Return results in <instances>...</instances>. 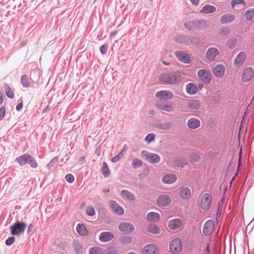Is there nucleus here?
I'll list each match as a JSON object with an SVG mask.
<instances>
[{
  "label": "nucleus",
  "instance_id": "obj_11",
  "mask_svg": "<svg viewBox=\"0 0 254 254\" xmlns=\"http://www.w3.org/2000/svg\"><path fill=\"white\" fill-rule=\"evenodd\" d=\"M119 229L125 234H129L134 230V226L129 222H122L119 225Z\"/></svg>",
  "mask_w": 254,
  "mask_h": 254
},
{
  "label": "nucleus",
  "instance_id": "obj_58",
  "mask_svg": "<svg viewBox=\"0 0 254 254\" xmlns=\"http://www.w3.org/2000/svg\"><path fill=\"white\" fill-rule=\"evenodd\" d=\"M108 45L107 44H104L102 45L100 48V51L102 54H105L108 49Z\"/></svg>",
  "mask_w": 254,
  "mask_h": 254
},
{
  "label": "nucleus",
  "instance_id": "obj_48",
  "mask_svg": "<svg viewBox=\"0 0 254 254\" xmlns=\"http://www.w3.org/2000/svg\"><path fill=\"white\" fill-rule=\"evenodd\" d=\"M122 244H130L132 242V238L129 236H123L120 238Z\"/></svg>",
  "mask_w": 254,
  "mask_h": 254
},
{
  "label": "nucleus",
  "instance_id": "obj_44",
  "mask_svg": "<svg viewBox=\"0 0 254 254\" xmlns=\"http://www.w3.org/2000/svg\"><path fill=\"white\" fill-rule=\"evenodd\" d=\"M58 162V156L54 157L50 162L47 165V168L48 170L51 171L53 167Z\"/></svg>",
  "mask_w": 254,
  "mask_h": 254
},
{
  "label": "nucleus",
  "instance_id": "obj_47",
  "mask_svg": "<svg viewBox=\"0 0 254 254\" xmlns=\"http://www.w3.org/2000/svg\"><path fill=\"white\" fill-rule=\"evenodd\" d=\"M186 39V36L182 35H178L174 37V40L176 43L184 44V40Z\"/></svg>",
  "mask_w": 254,
  "mask_h": 254
},
{
  "label": "nucleus",
  "instance_id": "obj_22",
  "mask_svg": "<svg viewBox=\"0 0 254 254\" xmlns=\"http://www.w3.org/2000/svg\"><path fill=\"white\" fill-rule=\"evenodd\" d=\"M190 190L188 187H182L179 190V196L183 199L188 200L190 196Z\"/></svg>",
  "mask_w": 254,
  "mask_h": 254
},
{
  "label": "nucleus",
  "instance_id": "obj_62",
  "mask_svg": "<svg viewBox=\"0 0 254 254\" xmlns=\"http://www.w3.org/2000/svg\"><path fill=\"white\" fill-rule=\"evenodd\" d=\"M85 156H82L78 159V162L81 164H83L85 162Z\"/></svg>",
  "mask_w": 254,
  "mask_h": 254
},
{
  "label": "nucleus",
  "instance_id": "obj_6",
  "mask_svg": "<svg viewBox=\"0 0 254 254\" xmlns=\"http://www.w3.org/2000/svg\"><path fill=\"white\" fill-rule=\"evenodd\" d=\"M33 75H36L37 76V78L38 79L39 77V75L38 74L37 71L36 70H32L30 72V80L28 78V77L27 75L24 74L21 76V83L24 87H29L30 86V80L34 82V79L33 78Z\"/></svg>",
  "mask_w": 254,
  "mask_h": 254
},
{
  "label": "nucleus",
  "instance_id": "obj_53",
  "mask_svg": "<svg viewBox=\"0 0 254 254\" xmlns=\"http://www.w3.org/2000/svg\"><path fill=\"white\" fill-rule=\"evenodd\" d=\"M239 4H242L244 6H245L246 2L244 0H232L231 2V4L233 8H234L235 5Z\"/></svg>",
  "mask_w": 254,
  "mask_h": 254
},
{
  "label": "nucleus",
  "instance_id": "obj_55",
  "mask_svg": "<svg viewBox=\"0 0 254 254\" xmlns=\"http://www.w3.org/2000/svg\"><path fill=\"white\" fill-rule=\"evenodd\" d=\"M155 137V135L153 133H149L145 137V141L148 142L150 143L151 141H152Z\"/></svg>",
  "mask_w": 254,
  "mask_h": 254
},
{
  "label": "nucleus",
  "instance_id": "obj_63",
  "mask_svg": "<svg viewBox=\"0 0 254 254\" xmlns=\"http://www.w3.org/2000/svg\"><path fill=\"white\" fill-rule=\"evenodd\" d=\"M34 228V226L32 224H30L28 225V229H27V233H29L32 231H33Z\"/></svg>",
  "mask_w": 254,
  "mask_h": 254
},
{
  "label": "nucleus",
  "instance_id": "obj_1",
  "mask_svg": "<svg viewBox=\"0 0 254 254\" xmlns=\"http://www.w3.org/2000/svg\"><path fill=\"white\" fill-rule=\"evenodd\" d=\"M181 75L177 72L163 73L159 77L161 82L168 85L177 84L181 81Z\"/></svg>",
  "mask_w": 254,
  "mask_h": 254
},
{
  "label": "nucleus",
  "instance_id": "obj_14",
  "mask_svg": "<svg viewBox=\"0 0 254 254\" xmlns=\"http://www.w3.org/2000/svg\"><path fill=\"white\" fill-rule=\"evenodd\" d=\"M254 69L252 67L246 68L243 71L242 77V81L244 82L250 81L254 76Z\"/></svg>",
  "mask_w": 254,
  "mask_h": 254
},
{
  "label": "nucleus",
  "instance_id": "obj_16",
  "mask_svg": "<svg viewBox=\"0 0 254 254\" xmlns=\"http://www.w3.org/2000/svg\"><path fill=\"white\" fill-rule=\"evenodd\" d=\"M172 126L173 124L172 123L167 122L161 123L158 121L153 124V127H154L164 130H168L170 129Z\"/></svg>",
  "mask_w": 254,
  "mask_h": 254
},
{
  "label": "nucleus",
  "instance_id": "obj_13",
  "mask_svg": "<svg viewBox=\"0 0 254 254\" xmlns=\"http://www.w3.org/2000/svg\"><path fill=\"white\" fill-rule=\"evenodd\" d=\"M220 55V52L216 48H210L206 52V58L210 61H213L215 60L217 56Z\"/></svg>",
  "mask_w": 254,
  "mask_h": 254
},
{
  "label": "nucleus",
  "instance_id": "obj_51",
  "mask_svg": "<svg viewBox=\"0 0 254 254\" xmlns=\"http://www.w3.org/2000/svg\"><path fill=\"white\" fill-rule=\"evenodd\" d=\"M123 150H122L119 154L111 159V161L113 163L117 162L123 157Z\"/></svg>",
  "mask_w": 254,
  "mask_h": 254
},
{
  "label": "nucleus",
  "instance_id": "obj_7",
  "mask_svg": "<svg viewBox=\"0 0 254 254\" xmlns=\"http://www.w3.org/2000/svg\"><path fill=\"white\" fill-rule=\"evenodd\" d=\"M198 76L200 79L205 84H209L212 79L211 73L205 69H200L198 70Z\"/></svg>",
  "mask_w": 254,
  "mask_h": 254
},
{
  "label": "nucleus",
  "instance_id": "obj_54",
  "mask_svg": "<svg viewBox=\"0 0 254 254\" xmlns=\"http://www.w3.org/2000/svg\"><path fill=\"white\" fill-rule=\"evenodd\" d=\"M86 214L90 216H93L95 214V211L93 207H88L86 210Z\"/></svg>",
  "mask_w": 254,
  "mask_h": 254
},
{
  "label": "nucleus",
  "instance_id": "obj_52",
  "mask_svg": "<svg viewBox=\"0 0 254 254\" xmlns=\"http://www.w3.org/2000/svg\"><path fill=\"white\" fill-rule=\"evenodd\" d=\"M190 160L192 162H198L200 159V156L197 153H192L190 156Z\"/></svg>",
  "mask_w": 254,
  "mask_h": 254
},
{
  "label": "nucleus",
  "instance_id": "obj_24",
  "mask_svg": "<svg viewBox=\"0 0 254 254\" xmlns=\"http://www.w3.org/2000/svg\"><path fill=\"white\" fill-rule=\"evenodd\" d=\"M156 106L159 109L165 111L166 112H172L174 110V108L172 104H166L163 102H159L156 103Z\"/></svg>",
  "mask_w": 254,
  "mask_h": 254
},
{
  "label": "nucleus",
  "instance_id": "obj_19",
  "mask_svg": "<svg viewBox=\"0 0 254 254\" xmlns=\"http://www.w3.org/2000/svg\"><path fill=\"white\" fill-rule=\"evenodd\" d=\"M158 248L153 244H148L142 249L143 254H157Z\"/></svg>",
  "mask_w": 254,
  "mask_h": 254
},
{
  "label": "nucleus",
  "instance_id": "obj_29",
  "mask_svg": "<svg viewBox=\"0 0 254 254\" xmlns=\"http://www.w3.org/2000/svg\"><path fill=\"white\" fill-rule=\"evenodd\" d=\"M246 59V54L244 52H241L236 57L234 61L235 65H242Z\"/></svg>",
  "mask_w": 254,
  "mask_h": 254
},
{
  "label": "nucleus",
  "instance_id": "obj_42",
  "mask_svg": "<svg viewBox=\"0 0 254 254\" xmlns=\"http://www.w3.org/2000/svg\"><path fill=\"white\" fill-rule=\"evenodd\" d=\"M4 86L5 89L6 95L10 99H12L14 97L13 92L11 87L7 84H4Z\"/></svg>",
  "mask_w": 254,
  "mask_h": 254
},
{
  "label": "nucleus",
  "instance_id": "obj_38",
  "mask_svg": "<svg viewBox=\"0 0 254 254\" xmlns=\"http://www.w3.org/2000/svg\"><path fill=\"white\" fill-rule=\"evenodd\" d=\"M244 16L247 21H254V9L251 8L247 10L244 13Z\"/></svg>",
  "mask_w": 254,
  "mask_h": 254
},
{
  "label": "nucleus",
  "instance_id": "obj_60",
  "mask_svg": "<svg viewBox=\"0 0 254 254\" xmlns=\"http://www.w3.org/2000/svg\"><path fill=\"white\" fill-rule=\"evenodd\" d=\"M5 113V109L4 107H1L0 108V121L2 120Z\"/></svg>",
  "mask_w": 254,
  "mask_h": 254
},
{
  "label": "nucleus",
  "instance_id": "obj_59",
  "mask_svg": "<svg viewBox=\"0 0 254 254\" xmlns=\"http://www.w3.org/2000/svg\"><path fill=\"white\" fill-rule=\"evenodd\" d=\"M221 211L222 209L219 207L218 206V208L217 209V213H216V221L218 222L219 220H220V216L221 215Z\"/></svg>",
  "mask_w": 254,
  "mask_h": 254
},
{
  "label": "nucleus",
  "instance_id": "obj_61",
  "mask_svg": "<svg viewBox=\"0 0 254 254\" xmlns=\"http://www.w3.org/2000/svg\"><path fill=\"white\" fill-rule=\"evenodd\" d=\"M23 107L22 102L19 103L16 107V109L17 111H20Z\"/></svg>",
  "mask_w": 254,
  "mask_h": 254
},
{
  "label": "nucleus",
  "instance_id": "obj_64",
  "mask_svg": "<svg viewBox=\"0 0 254 254\" xmlns=\"http://www.w3.org/2000/svg\"><path fill=\"white\" fill-rule=\"evenodd\" d=\"M51 110V108L49 105H47L43 110L42 111L43 113H45L47 112H48Z\"/></svg>",
  "mask_w": 254,
  "mask_h": 254
},
{
  "label": "nucleus",
  "instance_id": "obj_46",
  "mask_svg": "<svg viewBox=\"0 0 254 254\" xmlns=\"http://www.w3.org/2000/svg\"><path fill=\"white\" fill-rule=\"evenodd\" d=\"M31 168L33 169L36 168L38 167V163L37 162L35 159L31 155L30 159L28 160V162L27 163Z\"/></svg>",
  "mask_w": 254,
  "mask_h": 254
},
{
  "label": "nucleus",
  "instance_id": "obj_2",
  "mask_svg": "<svg viewBox=\"0 0 254 254\" xmlns=\"http://www.w3.org/2000/svg\"><path fill=\"white\" fill-rule=\"evenodd\" d=\"M207 26V21L205 19L189 20L184 23L185 27L187 29L192 31L204 29Z\"/></svg>",
  "mask_w": 254,
  "mask_h": 254
},
{
  "label": "nucleus",
  "instance_id": "obj_57",
  "mask_svg": "<svg viewBox=\"0 0 254 254\" xmlns=\"http://www.w3.org/2000/svg\"><path fill=\"white\" fill-rule=\"evenodd\" d=\"M15 237L14 236H12L9 237L5 241V244L8 246H11L15 241Z\"/></svg>",
  "mask_w": 254,
  "mask_h": 254
},
{
  "label": "nucleus",
  "instance_id": "obj_12",
  "mask_svg": "<svg viewBox=\"0 0 254 254\" xmlns=\"http://www.w3.org/2000/svg\"><path fill=\"white\" fill-rule=\"evenodd\" d=\"M155 96L161 100H170L173 98V93L169 90H160L156 93Z\"/></svg>",
  "mask_w": 254,
  "mask_h": 254
},
{
  "label": "nucleus",
  "instance_id": "obj_30",
  "mask_svg": "<svg viewBox=\"0 0 254 254\" xmlns=\"http://www.w3.org/2000/svg\"><path fill=\"white\" fill-rule=\"evenodd\" d=\"M177 180V177L174 174H166L162 178V181L164 183L171 184L174 183Z\"/></svg>",
  "mask_w": 254,
  "mask_h": 254
},
{
  "label": "nucleus",
  "instance_id": "obj_23",
  "mask_svg": "<svg viewBox=\"0 0 254 254\" xmlns=\"http://www.w3.org/2000/svg\"><path fill=\"white\" fill-rule=\"evenodd\" d=\"M188 127L191 129L197 128L200 126V122L198 119L194 118L190 119L187 122Z\"/></svg>",
  "mask_w": 254,
  "mask_h": 254
},
{
  "label": "nucleus",
  "instance_id": "obj_4",
  "mask_svg": "<svg viewBox=\"0 0 254 254\" xmlns=\"http://www.w3.org/2000/svg\"><path fill=\"white\" fill-rule=\"evenodd\" d=\"M141 154L147 162L151 164L158 163L161 159L159 155L149 152L146 150H142L141 152Z\"/></svg>",
  "mask_w": 254,
  "mask_h": 254
},
{
  "label": "nucleus",
  "instance_id": "obj_28",
  "mask_svg": "<svg viewBox=\"0 0 254 254\" xmlns=\"http://www.w3.org/2000/svg\"><path fill=\"white\" fill-rule=\"evenodd\" d=\"M235 16L231 13H228L222 16L220 19V22L222 24H226L234 21Z\"/></svg>",
  "mask_w": 254,
  "mask_h": 254
},
{
  "label": "nucleus",
  "instance_id": "obj_34",
  "mask_svg": "<svg viewBox=\"0 0 254 254\" xmlns=\"http://www.w3.org/2000/svg\"><path fill=\"white\" fill-rule=\"evenodd\" d=\"M72 247L75 253L76 254H82L83 252V249L82 245L79 243L78 242L74 240L72 244Z\"/></svg>",
  "mask_w": 254,
  "mask_h": 254
},
{
  "label": "nucleus",
  "instance_id": "obj_43",
  "mask_svg": "<svg viewBox=\"0 0 254 254\" xmlns=\"http://www.w3.org/2000/svg\"><path fill=\"white\" fill-rule=\"evenodd\" d=\"M230 33V29L228 27H223L218 31L219 35L222 36H227Z\"/></svg>",
  "mask_w": 254,
  "mask_h": 254
},
{
  "label": "nucleus",
  "instance_id": "obj_33",
  "mask_svg": "<svg viewBox=\"0 0 254 254\" xmlns=\"http://www.w3.org/2000/svg\"><path fill=\"white\" fill-rule=\"evenodd\" d=\"M198 91V87L197 86L192 83H190L186 86L187 92L190 95H193L196 93Z\"/></svg>",
  "mask_w": 254,
  "mask_h": 254
},
{
  "label": "nucleus",
  "instance_id": "obj_41",
  "mask_svg": "<svg viewBox=\"0 0 254 254\" xmlns=\"http://www.w3.org/2000/svg\"><path fill=\"white\" fill-rule=\"evenodd\" d=\"M89 254H103V251L100 247H92L89 250Z\"/></svg>",
  "mask_w": 254,
  "mask_h": 254
},
{
  "label": "nucleus",
  "instance_id": "obj_32",
  "mask_svg": "<svg viewBox=\"0 0 254 254\" xmlns=\"http://www.w3.org/2000/svg\"><path fill=\"white\" fill-rule=\"evenodd\" d=\"M216 9V8L214 6L205 4L203 6L202 9L199 11V12L201 13L209 14L215 12Z\"/></svg>",
  "mask_w": 254,
  "mask_h": 254
},
{
  "label": "nucleus",
  "instance_id": "obj_49",
  "mask_svg": "<svg viewBox=\"0 0 254 254\" xmlns=\"http://www.w3.org/2000/svg\"><path fill=\"white\" fill-rule=\"evenodd\" d=\"M131 165L133 168L136 169L141 167L142 165V162L138 159H134L132 162Z\"/></svg>",
  "mask_w": 254,
  "mask_h": 254
},
{
  "label": "nucleus",
  "instance_id": "obj_31",
  "mask_svg": "<svg viewBox=\"0 0 254 254\" xmlns=\"http://www.w3.org/2000/svg\"><path fill=\"white\" fill-rule=\"evenodd\" d=\"M121 195L123 198L126 199L129 201L133 202L135 200L134 194L127 190H122L121 191Z\"/></svg>",
  "mask_w": 254,
  "mask_h": 254
},
{
  "label": "nucleus",
  "instance_id": "obj_27",
  "mask_svg": "<svg viewBox=\"0 0 254 254\" xmlns=\"http://www.w3.org/2000/svg\"><path fill=\"white\" fill-rule=\"evenodd\" d=\"M200 43V39L197 37H190L186 36L184 44L189 46L190 45H197Z\"/></svg>",
  "mask_w": 254,
  "mask_h": 254
},
{
  "label": "nucleus",
  "instance_id": "obj_36",
  "mask_svg": "<svg viewBox=\"0 0 254 254\" xmlns=\"http://www.w3.org/2000/svg\"><path fill=\"white\" fill-rule=\"evenodd\" d=\"M147 230L149 232L154 234H158L161 232L160 227L154 224H150L148 225L147 227Z\"/></svg>",
  "mask_w": 254,
  "mask_h": 254
},
{
  "label": "nucleus",
  "instance_id": "obj_20",
  "mask_svg": "<svg viewBox=\"0 0 254 254\" xmlns=\"http://www.w3.org/2000/svg\"><path fill=\"white\" fill-rule=\"evenodd\" d=\"M114 238V235L110 232H103L99 236L100 241L103 243H106L110 241Z\"/></svg>",
  "mask_w": 254,
  "mask_h": 254
},
{
  "label": "nucleus",
  "instance_id": "obj_17",
  "mask_svg": "<svg viewBox=\"0 0 254 254\" xmlns=\"http://www.w3.org/2000/svg\"><path fill=\"white\" fill-rule=\"evenodd\" d=\"M214 227V221L212 220H207L204 226L203 232L204 235L209 236L212 232Z\"/></svg>",
  "mask_w": 254,
  "mask_h": 254
},
{
  "label": "nucleus",
  "instance_id": "obj_35",
  "mask_svg": "<svg viewBox=\"0 0 254 254\" xmlns=\"http://www.w3.org/2000/svg\"><path fill=\"white\" fill-rule=\"evenodd\" d=\"M160 215L158 213L151 212L147 214V220L149 222H157L159 220Z\"/></svg>",
  "mask_w": 254,
  "mask_h": 254
},
{
  "label": "nucleus",
  "instance_id": "obj_21",
  "mask_svg": "<svg viewBox=\"0 0 254 254\" xmlns=\"http://www.w3.org/2000/svg\"><path fill=\"white\" fill-rule=\"evenodd\" d=\"M200 103L198 100L192 99L189 100L187 103V107L192 111H195L200 107Z\"/></svg>",
  "mask_w": 254,
  "mask_h": 254
},
{
  "label": "nucleus",
  "instance_id": "obj_9",
  "mask_svg": "<svg viewBox=\"0 0 254 254\" xmlns=\"http://www.w3.org/2000/svg\"><path fill=\"white\" fill-rule=\"evenodd\" d=\"M175 55L180 61L186 64L190 63V56L186 52L182 51H177L175 52Z\"/></svg>",
  "mask_w": 254,
  "mask_h": 254
},
{
  "label": "nucleus",
  "instance_id": "obj_40",
  "mask_svg": "<svg viewBox=\"0 0 254 254\" xmlns=\"http://www.w3.org/2000/svg\"><path fill=\"white\" fill-rule=\"evenodd\" d=\"M174 163L176 166L183 168L186 164V162L183 158L176 157L175 159Z\"/></svg>",
  "mask_w": 254,
  "mask_h": 254
},
{
  "label": "nucleus",
  "instance_id": "obj_5",
  "mask_svg": "<svg viewBox=\"0 0 254 254\" xmlns=\"http://www.w3.org/2000/svg\"><path fill=\"white\" fill-rule=\"evenodd\" d=\"M169 249L170 252L173 254L179 253L182 249V245L180 239L179 238L173 239L170 243Z\"/></svg>",
  "mask_w": 254,
  "mask_h": 254
},
{
  "label": "nucleus",
  "instance_id": "obj_45",
  "mask_svg": "<svg viewBox=\"0 0 254 254\" xmlns=\"http://www.w3.org/2000/svg\"><path fill=\"white\" fill-rule=\"evenodd\" d=\"M118 249L117 247L114 246H110L107 248L106 250L105 254H118Z\"/></svg>",
  "mask_w": 254,
  "mask_h": 254
},
{
  "label": "nucleus",
  "instance_id": "obj_26",
  "mask_svg": "<svg viewBox=\"0 0 254 254\" xmlns=\"http://www.w3.org/2000/svg\"><path fill=\"white\" fill-rule=\"evenodd\" d=\"M182 225V221L180 219L176 218L171 220L168 223V227L171 230H175L178 229Z\"/></svg>",
  "mask_w": 254,
  "mask_h": 254
},
{
  "label": "nucleus",
  "instance_id": "obj_39",
  "mask_svg": "<svg viewBox=\"0 0 254 254\" xmlns=\"http://www.w3.org/2000/svg\"><path fill=\"white\" fill-rule=\"evenodd\" d=\"M101 172L105 177H108L110 174V170L106 162H103Z\"/></svg>",
  "mask_w": 254,
  "mask_h": 254
},
{
  "label": "nucleus",
  "instance_id": "obj_15",
  "mask_svg": "<svg viewBox=\"0 0 254 254\" xmlns=\"http://www.w3.org/2000/svg\"><path fill=\"white\" fill-rule=\"evenodd\" d=\"M212 71L216 77H222L225 74V67L222 64H218L213 68Z\"/></svg>",
  "mask_w": 254,
  "mask_h": 254
},
{
  "label": "nucleus",
  "instance_id": "obj_37",
  "mask_svg": "<svg viewBox=\"0 0 254 254\" xmlns=\"http://www.w3.org/2000/svg\"><path fill=\"white\" fill-rule=\"evenodd\" d=\"M76 231L77 233L81 236H86L88 233V231L83 224H78L76 226Z\"/></svg>",
  "mask_w": 254,
  "mask_h": 254
},
{
  "label": "nucleus",
  "instance_id": "obj_56",
  "mask_svg": "<svg viewBox=\"0 0 254 254\" xmlns=\"http://www.w3.org/2000/svg\"><path fill=\"white\" fill-rule=\"evenodd\" d=\"M65 180L69 183H72L74 181V177L73 175L71 174H68L65 176Z\"/></svg>",
  "mask_w": 254,
  "mask_h": 254
},
{
  "label": "nucleus",
  "instance_id": "obj_18",
  "mask_svg": "<svg viewBox=\"0 0 254 254\" xmlns=\"http://www.w3.org/2000/svg\"><path fill=\"white\" fill-rule=\"evenodd\" d=\"M109 204L113 211L118 215H121L124 214V210L123 208L118 204L116 201L110 200Z\"/></svg>",
  "mask_w": 254,
  "mask_h": 254
},
{
  "label": "nucleus",
  "instance_id": "obj_50",
  "mask_svg": "<svg viewBox=\"0 0 254 254\" xmlns=\"http://www.w3.org/2000/svg\"><path fill=\"white\" fill-rule=\"evenodd\" d=\"M229 48L232 49L237 45V40L236 39H229L227 43Z\"/></svg>",
  "mask_w": 254,
  "mask_h": 254
},
{
  "label": "nucleus",
  "instance_id": "obj_10",
  "mask_svg": "<svg viewBox=\"0 0 254 254\" xmlns=\"http://www.w3.org/2000/svg\"><path fill=\"white\" fill-rule=\"evenodd\" d=\"M172 199L169 196L166 194H162L157 199V204L159 206L166 207L170 205Z\"/></svg>",
  "mask_w": 254,
  "mask_h": 254
},
{
  "label": "nucleus",
  "instance_id": "obj_8",
  "mask_svg": "<svg viewBox=\"0 0 254 254\" xmlns=\"http://www.w3.org/2000/svg\"><path fill=\"white\" fill-rule=\"evenodd\" d=\"M211 202L210 195L208 193H205L201 198L200 206L202 209L206 210L210 208Z\"/></svg>",
  "mask_w": 254,
  "mask_h": 254
},
{
  "label": "nucleus",
  "instance_id": "obj_25",
  "mask_svg": "<svg viewBox=\"0 0 254 254\" xmlns=\"http://www.w3.org/2000/svg\"><path fill=\"white\" fill-rule=\"evenodd\" d=\"M31 155L25 153L16 158V161L20 165L22 166L27 164L28 160L30 159Z\"/></svg>",
  "mask_w": 254,
  "mask_h": 254
},
{
  "label": "nucleus",
  "instance_id": "obj_3",
  "mask_svg": "<svg viewBox=\"0 0 254 254\" xmlns=\"http://www.w3.org/2000/svg\"><path fill=\"white\" fill-rule=\"evenodd\" d=\"M27 227V224L16 221L13 224L10 225V233L12 235L16 236L23 234Z\"/></svg>",
  "mask_w": 254,
  "mask_h": 254
}]
</instances>
